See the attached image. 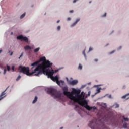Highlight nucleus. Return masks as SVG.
Masks as SVG:
<instances>
[{
  "mask_svg": "<svg viewBox=\"0 0 129 129\" xmlns=\"http://www.w3.org/2000/svg\"><path fill=\"white\" fill-rule=\"evenodd\" d=\"M60 84H61V85H64V84H65V82H64V81L60 80Z\"/></svg>",
  "mask_w": 129,
  "mask_h": 129,
  "instance_id": "412c9836",
  "label": "nucleus"
},
{
  "mask_svg": "<svg viewBox=\"0 0 129 129\" xmlns=\"http://www.w3.org/2000/svg\"><path fill=\"white\" fill-rule=\"evenodd\" d=\"M62 90H63L64 95H66V96H67L68 98H69L71 100L74 94L73 90H72V92H68V87L66 86L62 88Z\"/></svg>",
  "mask_w": 129,
  "mask_h": 129,
  "instance_id": "39448f33",
  "label": "nucleus"
},
{
  "mask_svg": "<svg viewBox=\"0 0 129 129\" xmlns=\"http://www.w3.org/2000/svg\"><path fill=\"white\" fill-rule=\"evenodd\" d=\"M39 51H40V48L38 47V48L34 49V53H37V52H39Z\"/></svg>",
  "mask_w": 129,
  "mask_h": 129,
  "instance_id": "ddd939ff",
  "label": "nucleus"
},
{
  "mask_svg": "<svg viewBox=\"0 0 129 129\" xmlns=\"http://www.w3.org/2000/svg\"><path fill=\"white\" fill-rule=\"evenodd\" d=\"M22 40L24 41V42H26V43H28V42H29V39L27 37L23 36Z\"/></svg>",
  "mask_w": 129,
  "mask_h": 129,
  "instance_id": "1a4fd4ad",
  "label": "nucleus"
},
{
  "mask_svg": "<svg viewBox=\"0 0 129 129\" xmlns=\"http://www.w3.org/2000/svg\"><path fill=\"white\" fill-rule=\"evenodd\" d=\"M38 100V97L36 96L34 98V100L33 101V103H36L37 102V101Z\"/></svg>",
  "mask_w": 129,
  "mask_h": 129,
  "instance_id": "f8f14e48",
  "label": "nucleus"
},
{
  "mask_svg": "<svg viewBox=\"0 0 129 129\" xmlns=\"http://www.w3.org/2000/svg\"><path fill=\"white\" fill-rule=\"evenodd\" d=\"M6 73H7V69H4V74H6Z\"/></svg>",
  "mask_w": 129,
  "mask_h": 129,
  "instance_id": "c85d7f7f",
  "label": "nucleus"
},
{
  "mask_svg": "<svg viewBox=\"0 0 129 129\" xmlns=\"http://www.w3.org/2000/svg\"><path fill=\"white\" fill-rule=\"evenodd\" d=\"M14 68H15V67L13 66V67H12V70H13V71H14Z\"/></svg>",
  "mask_w": 129,
  "mask_h": 129,
  "instance_id": "4c0bfd02",
  "label": "nucleus"
},
{
  "mask_svg": "<svg viewBox=\"0 0 129 129\" xmlns=\"http://www.w3.org/2000/svg\"><path fill=\"white\" fill-rule=\"evenodd\" d=\"M60 22V20H58L57 21V23H59Z\"/></svg>",
  "mask_w": 129,
  "mask_h": 129,
  "instance_id": "79ce46f5",
  "label": "nucleus"
},
{
  "mask_svg": "<svg viewBox=\"0 0 129 129\" xmlns=\"http://www.w3.org/2000/svg\"><path fill=\"white\" fill-rule=\"evenodd\" d=\"M77 107H78V106H76L75 108H77Z\"/></svg>",
  "mask_w": 129,
  "mask_h": 129,
  "instance_id": "37998d69",
  "label": "nucleus"
},
{
  "mask_svg": "<svg viewBox=\"0 0 129 129\" xmlns=\"http://www.w3.org/2000/svg\"><path fill=\"white\" fill-rule=\"evenodd\" d=\"M60 129H63V127H60Z\"/></svg>",
  "mask_w": 129,
  "mask_h": 129,
  "instance_id": "de8ad7c7",
  "label": "nucleus"
},
{
  "mask_svg": "<svg viewBox=\"0 0 129 129\" xmlns=\"http://www.w3.org/2000/svg\"><path fill=\"white\" fill-rule=\"evenodd\" d=\"M122 117L124 121H128V118H125L124 116H123Z\"/></svg>",
  "mask_w": 129,
  "mask_h": 129,
  "instance_id": "f3484780",
  "label": "nucleus"
},
{
  "mask_svg": "<svg viewBox=\"0 0 129 129\" xmlns=\"http://www.w3.org/2000/svg\"><path fill=\"white\" fill-rule=\"evenodd\" d=\"M47 93L48 94H51L52 96H53L55 99L61 98V92L57 91L56 89L49 88L47 91Z\"/></svg>",
  "mask_w": 129,
  "mask_h": 129,
  "instance_id": "20e7f679",
  "label": "nucleus"
},
{
  "mask_svg": "<svg viewBox=\"0 0 129 129\" xmlns=\"http://www.w3.org/2000/svg\"><path fill=\"white\" fill-rule=\"evenodd\" d=\"M71 20V18L69 17L68 18V21H70Z\"/></svg>",
  "mask_w": 129,
  "mask_h": 129,
  "instance_id": "72a5a7b5",
  "label": "nucleus"
},
{
  "mask_svg": "<svg viewBox=\"0 0 129 129\" xmlns=\"http://www.w3.org/2000/svg\"><path fill=\"white\" fill-rule=\"evenodd\" d=\"M80 90H77L76 89H73V95L72 97L71 100L74 101V102H77L78 104H80L81 106H83L87 109V110H89V111H90V110H92L93 112L96 110V109H97L96 107L93 106V107H90L89 105H88V104L87 103V101L86 100H84V96H85V93L84 92H81Z\"/></svg>",
  "mask_w": 129,
  "mask_h": 129,
  "instance_id": "f03ea898",
  "label": "nucleus"
},
{
  "mask_svg": "<svg viewBox=\"0 0 129 129\" xmlns=\"http://www.w3.org/2000/svg\"><path fill=\"white\" fill-rule=\"evenodd\" d=\"M119 49H121V47H120L119 48Z\"/></svg>",
  "mask_w": 129,
  "mask_h": 129,
  "instance_id": "a18cd8bd",
  "label": "nucleus"
},
{
  "mask_svg": "<svg viewBox=\"0 0 129 129\" xmlns=\"http://www.w3.org/2000/svg\"><path fill=\"white\" fill-rule=\"evenodd\" d=\"M123 127H124V128H127V123H124L123 124Z\"/></svg>",
  "mask_w": 129,
  "mask_h": 129,
  "instance_id": "2eb2a0df",
  "label": "nucleus"
},
{
  "mask_svg": "<svg viewBox=\"0 0 129 129\" xmlns=\"http://www.w3.org/2000/svg\"><path fill=\"white\" fill-rule=\"evenodd\" d=\"M78 68L79 69H80V70L82 69V65L79 64Z\"/></svg>",
  "mask_w": 129,
  "mask_h": 129,
  "instance_id": "5701e85b",
  "label": "nucleus"
},
{
  "mask_svg": "<svg viewBox=\"0 0 129 129\" xmlns=\"http://www.w3.org/2000/svg\"><path fill=\"white\" fill-rule=\"evenodd\" d=\"M52 65L53 63L51 62L49 60H46V57L43 56L40 58L39 60L31 64V66H33L32 68L37 66L34 71L31 73H30V68L29 67L20 66L19 67V70L24 74L27 75V76H31L33 74H34L35 76H39L40 74H45L48 77V78H50L51 80L56 82L59 80V77L57 75L55 77L53 76L54 75V70L52 69L51 71L49 69L46 70V68H49ZM37 72H38L37 73H36Z\"/></svg>",
  "mask_w": 129,
  "mask_h": 129,
  "instance_id": "f257e3e1",
  "label": "nucleus"
},
{
  "mask_svg": "<svg viewBox=\"0 0 129 129\" xmlns=\"http://www.w3.org/2000/svg\"><path fill=\"white\" fill-rule=\"evenodd\" d=\"M103 17H106V13H105L104 15H103Z\"/></svg>",
  "mask_w": 129,
  "mask_h": 129,
  "instance_id": "f704fd0d",
  "label": "nucleus"
},
{
  "mask_svg": "<svg viewBox=\"0 0 129 129\" xmlns=\"http://www.w3.org/2000/svg\"><path fill=\"white\" fill-rule=\"evenodd\" d=\"M2 52H3V50H0V54H1V53H2Z\"/></svg>",
  "mask_w": 129,
  "mask_h": 129,
  "instance_id": "a19ab883",
  "label": "nucleus"
},
{
  "mask_svg": "<svg viewBox=\"0 0 129 129\" xmlns=\"http://www.w3.org/2000/svg\"><path fill=\"white\" fill-rule=\"evenodd\" d=\"M77 1H78V0H74L73 1V3H76V2H77Z\"/></svg>",
  "mask_w": 129,
  "mask_h": 129,
  "instance_id": "473e14b6",
  "label": "nucleus"
},
{
  "mask_svg": "<svg viewBox=\"0 0 129 129\" xmlns=\"http://www.w3.org/2000/svg\"><path fill=\"white\" fill-rule=\"evenodd\" d=\"M70 83L71 85H76V84L78 83V81L77 80H73Z\"/></svg>",
  "mask_w": 129,
  "mask_h": 129,
  "instance_id": "0eeeda50",
  "label": "nucleus"
},
{
  "mask_svg": "<svg viewBox=\"0 0 129 129\" xmlns=\"http://www.w3.org/2000/svg\"><path fill=\"white\" fill-rule=\"evenodd\" d=\"M83 54L85 55V53L84 52H83Z\"/></svg>",
  "mask_w": 129,
  "mask_h": 129,
  "instance_id": "c03bdc74",
  "label": "nucleus"
},
{
  "mask_svg": "<svg viewBox=\"0 0 129 129\" xmlns=\"http://www.w3.org/2000/svg\"><path fill=\"white\" fill-rule=\"evenodd\" d=\"M23 55H24V52H22L21 54L20 55V57H19V59H21V57H23Z\"/></svg>",
  "mask_w": 129,
  "mask_h": 129,
  "instance_id": "b1692460",
  "label": "nucleus"
},
{
  "mask_svg": "<svg viewBox=\"0 0 129 129\" xmlns=\"http://www.w3.org/2000/svg\"><path fill=\"white\" fill-rule=\"evenodd\" d=\"M70 13H73V10H70Z\"/></svg>",
  "mask_w": 129,
  "mask_h": 129,
  "instance_id": "e433bc0d",
  "label": "nucleus"
},
{
  "mask_svg": "<svg viewBox=\"0 0 129 129\" xmlns=\"http://www.w3.org/2000/svg\"><path fill=\"white\" fill-rule=\"evenodd\" d=\"M103 107H104V108H106V104H104L102 105Z\"/></svg>",
  "mask_w": 129,
  "mask_h": 129,
  "instance_id": "bb28decb",
  "label": "nucleus"
},
{
  "mask_svg": "<svg viewBox=\"0 0 129 129\" xmlns=\"http://www.w3.org/2000/svg\"><path fill=\"white\" fill-rule=\"evenodd\" d=\"M79 21H80V19L79 18H78L76 21L72 25V27H74V26H75V25H76V24H77L78 22H79Z\"/></svg>",
  "mask_w": 129,
  "mask_h": 129,
  "instance_id": "6e6552de",
  "label": "nucleus"
},
{
  "mask_svg": "<svg viewBox=\"0 0 129 129\" xmlns=\"http://www.w3.org/2000/svg\"><path fill=\"white\" fill-rule=\"evenodd\" d=\"M128 95H129V93L128 94L126 95L123 96L122 97V98H126V99H128L129 97L128 98H126L127 96H128Z\"/></svg>",
  "mask_w": 129,
  "mask_h": 129,
  "instance_id": "dca6fc26",
  "label": "nucleus"
},
{
  "mask_svg": "<svg viewBox=\"0 0 129 129\" xmlns=\"http://www.w3.org/2000/svg\"><path fill=\"white\" fill-rule=\"evenodd\" d=\"M94 61H95V62H97V61H98V59H95L94 60Z\"/></svg>",
  "mask_w": 129,
  "mask_h": 129,
  "instance_id": "c9c22d12",
  "label": "nucleus"
},
{
  "mask_svg": "<svg viewBox=\"0 0 129 129\" xmlns=\"http://www.w3.org/2000/svg\"><path fill=\"white\" fill-rule=\"evenodd\" d=\"M100 122H101V121H100L99 122V123H100Z\"/></svg>",
  "mask_w": 129,
  "mask_h": 129,
  "instance_id": "49530a36",
  "label": "nucleus"
},
{
  "mask_svg": "<svg viewBox=\"0 0 129 129\" xmlns=\"http://www.w3.org/2000/svg\"><path fill=\"white\" fill-rule=\"evenodd\" d=\"M10 51H9V52L10 53Z\"/></svg>",
  "mask_w": 129,
  "mask_h": 129,
  "instance_id": "3c124183",
  "label": "nucleus"
},
{
  "mask_svg": "<svg viewBox=\"0 0 129 129\" xmlns=\"http://www.w3.org/2000/svg\"><path fill=\"white\" fill-rule=\"evenodd\" d=\"M7 71H10V70H11V68L10 67V66H7Z\"/></svg>",
  "mask_w": 129,
  "mask_h": 129,
  "instance_id": "4be33fe9",
  "label": "nucleus"
},
{
  "mask_svg": "<svg viewBox=\"0 0 129 129\" xmlns=\"http://www.w3.org/2000/svg\"><path fill=\"white\" fill-rule=\"evenodd\" d=\"M57 30H58V31H60V30H61V26H58L57 27Z\"/></svg>",
  "mask_w": 129,
  "mask_h": 129,
  "instance_id": "a878e982",
  "label": "nucleus"
},
{
  "mask_svg": "<svg viewBox=\"0 0 129 129\" xmlns=\"http://www.w3.org/2000/svg\"><path fill=\"white\" fill-rule=\"evenodd\" d=\"M100 90H101V89L100 88H97L96 89L97 93H99L100 92Z\"/></svg>",
  "mask_w": 129,
  "mask_h": 129,
  "instance_id": "a211bd4d",
  "label": "nucleus"
},
{
  "mask_svg": "<svg viewBox=\"0 0 129 129\" xmlns=\"http://www.w3.org/2000/svg\"><path fill=\"white\" fill-rule=\"evenodd\" d=\"M114 52H115V51H114V50L112 51L111 52L109 53L110 55H111V54H113V53H114Z\"/></svg>",
  "mask_w": 129,
  "mask_h": 129,
  "instance_id": "cd10ccee",
  "label": "nucleus"
},
{
  "mask_svg": "<svg viewBox=\"0 0 129 129\" xmlns=\"http://www.w3.org/2000/svg\"><path fill=\"white\" fill-rule=\"evenodd\" d=\"M25 16H26V13H23V14L20 16V19H23V18L25 17Z\"/></svg>",
  "mask_w": 129,
  "mask_h": 129,
  "instance_id": "6ab92c4d",
  "label": "nucleus"
},
{
  "mask_svg": "<svg viewBox=\"0 0 129 129\" xmlns=\"http://www.w3.org/2000/svg\"><path fill=\"white\" fill-rule=\"evenodd\" d=\"M90 94H91L90 91H89L88 93V96H90Z\"/></svg>",
  "mask_w": 129,
  "mask_h": 129,
  "instance_id": "c756f323",
  "label": "nucleus"
},
{
  "mask_svg": "<svg viewBox=\"0 0 129 129\" xmlns=\"http://www.w3.org/2000/svg\"><path fill=\"white\" fill-rule=\"evenodd\" d=\"M114 106L115 107V108H118V107H119V105H118L117 103H115L114 104Z\"/></svg>",
  "mask_w": 129,
  "mask_h": 129,
  "instance_id": "4468645a",
  "label": "nucleus"
},
{
  "mask_svg": "<svg viewBox=\"0 0 129 129\" xmlns=\"http://www.w3.org/2000/svg\"><path fill=\"white\" fill-rule=\"evenodd\" d=\"M92 50H93L92 48L90 47V48H89V52H90L91 51H92Z\"/></svg>",
  "mask_w": 129,
  "mask_h": 129,
  "instance_id": "2f4dec72",
  "label": "nucleus"
},
{
  "mask_svg": "<svg viewBox=\"0 0 129 129\" xmlns=\"http://www.w3.org/2000/svg\"><path fill=\"white\" fill-rule=\"evenodd\" d=\"M97 120L94 118L92 121L89 122L88 126L92 129H109L104 125V123H102L100 125L97 123Z\"/></svg>",
  "mask_w": 129,
  "mask_h": 129,
  "instance_id": "7ed1b4c3",
  "label": "nucleus"
},
{
  "mask_svg": "<svg viewBox=\"0 0 129 129\" xmlns=\"http://www.w3.org/2000/svg\"><path fill=\"white\" fill-rule=\"evenodd\" d=\"M89 3L91 4V2H90Z\"/></svg>",
  "mask_w": 129,
  "mask_h": 129,
  "instance_id": "09e8293b",
  "label": "nucleus"
},
{
  "mask_svg": "<svg viewBox=\"0 0 129 129\" xmlns=\"http://www.w3.org/2000/svg\"><path fill=\"white\" fill-rule=\"evenodd\" d=\"M109 98H111V95H109Z\"/></svg>",
  "mask_w": 129,
  "mask_h": 129,
  "instance_id": "58836bf2",
  "label": "nucleus"
},
{
  "mask_svg": "<svg viewBox=\"0 0 129 129\" xmlns=\"http://www.w3.org/2000/svg\"><path fill=\"white\" fill-rule=\"evenodd\" d=\"M24 49L26 51H27V50H31V47L30 46L27 45L24 47Z\"/></svg>",
  "mask_w": 129,
  "mask_h": 129,
  "instance_id": "9b49d317",
  "label": "nucleus"
},
{
  "mask_svg": "<svg viewBox=\"0 0 129 129\" xmlns=\"http://www.w3.org/2000/svg\"><path fill=\"white\" fill-rule=\"evenodd\" d=\"M21 75H19L18 76V77L17 78V79H16V81H19V79H21Z\"/></svg>",
  "mask_w": 129,
  "mask_h": 129,
  "instance_id": "aec40b11",
  "label": "nucleus"
},
{
  "mask_svg": "<svg viewBox=\"0 0 129 129\" xmlns=\"http://www.w3.org/2000/svg\"><path fill=\"white\" fill-rule=\"evenodd\" d=\"M23 37L24 36L23 35H19V36L17 37V39L18 40H23Z\"/></svg>",
  "mask_w": 129,
  "mask_h": 129,
  "instance_id": "9d476101",
  "label": "nucleus"
},
{
  "mask_svg": "<svg viewBox=\"0 0 129 129\" xmlns=\"http://www.w3.org/2000/svg\"><path fill=\"white\" fill-rule=\"evenodd\" d=\"M11 34H13V32H12Z\"/></svg>",
  "mask_w": 129,
  "mask_h": 129,
  "instance_id": "8fccbe9b",
  "label": "nucleus"
},
{
  "mask_svg": "<svg viewBox=\"0 0 129 129\" xmlns=\"http://www.w3.org/2000/svg\"><path fill=\"white\" fill-rule=\"evenodd\" d=\"M55 82H56V83H57V84H58V85H60V81H59V80L56 81Z\"/></svg>",
  "mask_w": 129,
  "mask_h": 129,
  "instance_id": "393cba45",
  "label": "nucleus"
},
{
  "mask_svg": "<svg viewBox=\"0 0 129 129\" xmlns=\"http://www.w3.org/2000/svg\"><path fill=\"white\" fill-rule=\"evenodd\" d=\"M8 89V88H7L4 92H3L1 93V95H0V100H2L3 98H4V97H6V93L5 92H6V91H7V90Z\"/></svg>",
  "mask_w": 129,
  "mask_h": 129,
  "instance_id": "423d86ee",
  "label": "nucleus"
},
{
  "mask_svg": "<svg viewBox=\"0 0 129 129\" xmlns=\"http://www.w3.org/2000/svg\"><path fill=\"white\" fill-rule=\"evenodd\" d=\"M13 55V52H11L10 56H12Z\"/></svg>",
  "mask_w": 129,
  "mask_h": 129,
  "instance_id": "ea45409f",
  "label": "nucleus"
},
{
  "mask_svg": "<svg viewBox=\"0 0 129 129\" xmlns=\"http://www.w3.org/2000/svg\"><path fill=\"white\" fill-rule=\"evenodd\" d=\"M58 70H55V71H54V73H56L57 72H58Z\"/></svg>",
  "mask_w": 129,
  "mask_h": 129,
  "instance_id": "7c9ffc66",
  "label": "nucleus"
}]
</instances>
